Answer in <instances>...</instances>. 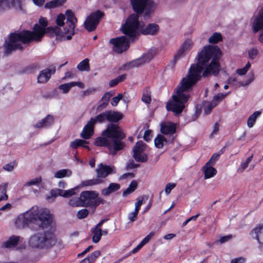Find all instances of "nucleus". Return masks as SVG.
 Returning a JSON list of instances; mask_svg holds the SVG:
<instances>
[{"label": "nucleus", "mask_w": 263, "mask_h": 263, "mask_svg": "<svg viewBox=\"0 0 263 263\" xmlns=\"http://www.w3.org/2000/svg\"><path fill=\"white\" fill-rule=\"evenodd\" d=\"M222 52L216 45L205 46L197 56L198 63L192 64L187 75L183 78L176 91V95L173 96V101L167 103L166 108L175 115L181 114L185 107L190 95L184 93L192 90L193 87L201 80L213 74L217 76L220 71L219 59Z\"/></svg>", "instance_id": "1"}, {"label": "nucleus", "mask_w": 263, "mask_h": 263, "mask_svg": "<svg viewBox=\"0 0 263 263\" xmlns=\"http://www.w3.org/2000/svg\"><path fill=\"white\" fill-rule=\"evenodd\" d=\"M39 24L34 25L32 31L23 30L20 32L11 33L8 41H5L4 44V54L8 55L16 50H23L21 43L28 44L32 42H41L46 33L48 21L45 17H41Z\"/></svg>", "instance_id": "2"}, {"label": "nucleus", "mask_w": 263, "mask_h": 263, "mask_svg": "<svg viewBox=\"0 0 263 263\" xmlns=\"http://www.w3.org/2000/svg\"><path fill=\"white\" fill-rule=\"evenodd\" d=\"M53 217L49 212L43 211H29L19 215L15 221V224L19 229L29 228L31 231H36L40 229L50 227L52 222Z\"/></svg>", "instance_id": "3"}, {"label": "nucleus", "mask_w": 263, "mask_h": 263, "mask_svg": "<svg viewBox=\"0 0 263 263\" xmlns=\"http://www.w3.org/2000/svg\"><path fill=\"white\" fill-rule=\"evenodd\" d=\"M102 135L110 139L108 147L109 153L112 155L116 154L117 152L122 150L125 146L124 142L122 141L126 136L125 134L120 129L119 125L114 124H110L107 128L103 132Z\"/></svg>", "instance_id": "4"}, {"label": "nucleus", "mask_w": 263, "mask_h": 263, "mask_svg": "<svg viewBox=\"0 0 263 263\" xmlns=\"http://www.w3.org/2000/svg\"><path fill=\"white\" fill-rule=\"evenodd\" d=\"M55 235L50 231L37 232L31 235L29 239V246L33 249H49L57 243Z\"/></svg>", "instance_id": "5"}, {"label": "nucleus", "mask_w": 263, "mask_h": 263, "mask_svg": "<svg viewBox=\"0 0 263 263\" xmlns=\"http://www.w3.org/2000/svg\"><path fill=\"white\" fill-rule=\"evenodd\" d=\"M82 207L88 208L90 214L92 215L97 207L101 204H104L105 200L99 196V194L95 191H85L81 193Z\"/></svg>", "instance_id": "6"}, {"label": "nucleus", "mask_w": 263, "mask_h": 263, "mask_svg": "<svg viewBox=\"0 0 263 263\" xmlns=\"http://www.w3.org/2000/svg\"><path fill=\"white\" fill-rule=\"evenodd\" d=\"M139 25V16L138 14L133 13L127 17L125 23L122 25L121 31L132 41L134 42L139 35L138 31Z\"/></svg>", "instance_id": "7"}, {"label": "nucleus", "mask_w": 263, "mask_h": 263, "mask_svg": "<svg viewBox=\"0 0 263 263\" xmlns=\"http://www.w3.org/2000/svg\"><path fill=\"white\" fill-rule=\"evenodd\" d=\"M133 10L138 16L144 13V17H148L154 11L155 5L151 0H130Z\"/></svg>", "instance_id": "8"}, {"label": "nucleus", "mask_w": 263, "mask_h": 263, "mask_svg": "<svg viewBox=\"0 0 263 263\" xmlns=\"http://www.w3.org/2000/svg\"><path fill=\"white\" fill-rule=\"evenodd\" d=\"M65 14L66 22L64 27V33L66 35V40H69L74 34V28L77 22V18L71 10H66Z\"/></svg>", "instance_id": "9"}, {"label": "nucleus", "mask_w": 263, "mask_h": 263, "mask_svg": "<svg viewBox=\"0 0 263 263\" xmlns=\"http://www.w3.org/2000/svg\"><path fill=\"white\" fill-rule=\"evenodd\" d=\"M104 15V13L100 10H97L92 12L88 15L84 23V26L88 32H92L96 30L101 19Z\"/></svg>", "instance_id": "10"}, {"label": "nucleus", "mask_w": 263, "mask_h": 263, "mask_svg": "<svg viewBox=\"0 0 263 263\" xmlns=\"http://www.w3.org/2000/svg\"><path fill=\"white\" fill-rule=\"evenodd\" d=\"M146 145L142 141H138L133 147V157L138 162L145 163L148 160L147 155L144 153Z\"/></svg>", "instance_id": "11"}, {"label": "nucleus", "mask_w": 263, "mask_h": 263, "mask_svg": "<svg viewBox=\"0 0 263 263\" xmlns=\"http://www.w3.org/2000/svg\"><path fill=\"white\" fill-rule=\"evenodd\" d=\"M109 43L114 45V50L119 53L123 52L129 47V40L127 36L111 39Z\"/></svg>", "instance_id": "12"}, {"label": "nucleus", "mask_w": 263, "mask_h": 263, "mask_svg": "<svg viewBox=\"0 0 263 263\" xmlns=\"http://www.w3.org/2000/svg\"><path fill=\"white\" fill-rule=\"evenodd\" d=\"M153 58V55L151 52L143 54L141 57L134 60L124 64L125 69H131L138 67L145 63L149 62Z\"/></svg>", "instance_id": "13"}, {"label": "nucleus", "mask_w": 263, "mask_h": 263, "mask_svg": "<svg viewBox=\"0 0 263 263\" xmlns=\"http://www.w3.org/2000/svg\"><path fill=\"white\" fill-rule=\"evenodd\" d=\"M252 29L254 33H257L262 29L259 40L263 43V8H261L257 15L255 17L252 23Z\"/></svg>", "instance_id": "14"}, {"label": "nucleus", "mask_w": 263, "mask_h": 263, "mask_svg": "<svg viewBox=\"0 0 263 263\" xmlns=\"http://www.w3.org/2000/svg\"><path fill=\"white\" fill-rule=\"evenodd\" d=\"M115 166H110L100 163L96 170L97 177L100 179L105 178L108 175L116 173Z\"/></svg>", "instance_id": "15"}, {"label": "nucleus", "mask_w": 263, "mask_h": 263, "mask_svg": "<svg viewBox=\"0 0 263 263\" xmlns=\"http://www.w3.org/2000/svg\"><path fill=\"white\" fill-rule=\"evenodd\" d=\"M160 27L159 25L156 23H149L144 27H142L140 29L141 33L144 35H156L159 32Z\"/></svg>", "instance_id": "16"}, {"label": "nucleus", "mask_w": 263, "mask_h": 263, "mask_svg": "<svg viewBox=\"0 0 263 263\" xmlns=\"http://www.w3.org/2000/svg\"><path fill=\"white\" fill-rule=\"evenodd\" d=\"M55 72V67L53 66L52 68H46L41 71L37 76V82L39 83H45L51 78V74Z\"/></svg>", "instance_id": "17"}, {"label": "nucleus", "mask_w": 263, "mask_h": 263, "mask_svg": "<svg viewBox=\"0 0 263 263\" xmlns=\"http://www.w3.org/2000/svg\"><path fill=\"white\" fill-rule=\"evenodd\" d=\"M94 122H92V119H90L87 124L84 126L81 137L84 139H90L94 133Z\"/></svg>", "instance_id": "18"}, {"label": "nucleus", "mask_w": 263, "mask_h": 263, "mask_svg": "<svg viewBox=\"0 0 263 263\" xmlns=\"http://www.w3.org/2000/svg\"><path fill=\"white\" fill-rule=\"evenodd\" d=\"M48 34L51 37L56 36L57 40L62 41V39H66V35L59 27H49L47 28L46 34Z\"/></svg>", "instance_id": "19"}, {"label": "nucleus", "mask_w": 263, "mask_h": 263, "mask_svg": "<svg viewBox=\"0 0 263 263\" xmlns=\"http://www.w3.org/2000/svg\"><path fill=\"white\" fill-rule=\"evenodd\" d=\"M160 131L164 135H173L176 132V125L173 122L162 123Z\"/></svg>", "instance_id": "20"}, {"label": "nucleus", "mask_w": 263, "mask_h": 263, "mask_svg": "<svg viewBox=\"0 0 263 263\" xmlns=\"http://www.w3.org/2000/svg\"><path fill=\"white\" fill-rule=\"evenodd\" d=\"M192 45L191 40H187L181 45L176 54L174 55V60L176 63L184 53V52L190 49Z\"/></svg>", "instance_id": "21"}, {"label": "nucleus", "mask_w": 263, "mask_h": 263, "mask_svg": "<svg viewBox=\"0 0 263 263\" xmlns=\"http://www.w3.org/2000/svg\"><path fill=\"white\" fill-rule=\"evenodd\" d=\"M107 113V121L111 123H117L121 120L123 115L119 111H114L112 110H106Z\"/></svg>", "instance_id": "22"}, {"label": "nucleus", "mask_w": 263, "mask_h": 263, "mask_svg": "<svg viewBox=\"0 0 263 263\" xmlns=\"http://www.w3.org/2000/svg\"><path fill=\"white\" fill-rule=\"evenodd\" d=\"M53 117L52 115H48L45 118H43L40 121L34 124L33 126L37 128L47 127L52 125L53 123Z\"/></svg>", "instance_id": "23"}, {"label": "nucleus", "mask_w": 263, "mask_h": 263, "mask_svg": "<svg viewBox=\"0 0 263 263\" xmlns=\"http://www.w3.org/2000/svg\"><path fill=\"white\" fill-rule=\"evenodd\" d=\"M112 96V94L110 92H106L99 102V105L97 108V110L101 111L105 108L108 106L109 101Z\"/></svg>", "instance_id": "24"}, {"label": "nucleus", "mask_w": 263, "mask_h": 263, "mask_svg": "<svg viewBox=\"0 0 263 263\" xmlns=\"http://www.w3.org/2000/svg\"><path fill=\"white\" fill-rule=\"evenodd\" d=\"M88 144V142L84 139H77L74 141L71 142L69 146L72 149H76L79 147H82L87 148L88 151H89L90 149L89 147L87 145Z\"/></svg>", "instance_id": "25"}, {"label": "nucleus", "mask_w": 263, "mask_h": 263, "mask_svg": "<svg viewBox=\"0 0 263 263\" xmlns=\"http://www.w3.org/2000/svg\"><path fill=\"white\" fill-rule=\"evenodd\" d=\"M202 171L204 173V177L205 179L213 177L217 173L216 169L213 166L206 165V163L205 165L202 167Z\"/></svg>", "instance_id": "26"}, {"label": "nucleus", "mask_w": 263, "mask_h": 263, "mask_svg": "<svg viewBox=\"0 0 263 263\" xmlns=\"http://www.w3.org/2000/svg\"><path fill=\"white\" fill-rule=\"evenodd\" d=\"M120 187V184L116 183H110L107 188L101 191V194L103 196H108L111 193L118 191Z\"/></svg>", "instance_id": "27"}, {"label": "nucleus", "mask_w": 263, "mask_h": 263, "mask_svg": "<svg viewBox=\"0 0 263 263\" xmlns=\"http://www.w3.org/2000/svg\"><path fill=\"white\" fill-rule=\"evenodd\" d=\"M109 140L110 139L106 136L99 137L95 139L94 144L97 146L106 147L108 149V147H110Z\"/></svg>", "instance_id": "28"}, {"label": "nucleus", "mask_w": 263, "mask_h": 263, "mask_svg": "<svg viewBox=\"0 0 263 263\" xmlns=\"http://www.w3.org/2000/svg\"><path fill=\"white\" fill-rule=\"evenodd\" d=\"M252 232L255 234V238L258 240L260 245H263V224L259 225L254 228Z\"/></svg>", "instance_id": "29"}, {"label": "nucleus", "mask_w": 263, "mask_h": 263, "mask_svg": "<svg viewBox=\"0 0 263 263\" xmlns=\"http://www.w3.org/2000/svg\"><path fill=\"white\" fill-rule=\"evenodd\" d=\"M19 239V236L12 235L7 241L4 243L3 246L6 248L15 247L17 245Z\"/></svg>", "instance_id": "30"}, {"label": "nucleus", "mask_w": 263, "mask_h": 263, "mask_svg": "<svg viewBox=\"0 0 263 263\" xmlns=\"http://www.w3.org/2000/svg\"><path fill=\"white\" fill-rule=\"evenodd\" d=\"M141 100L145 104H151L152 101L151 91L149 87H145L143 89Z\"/></svg>", "instance_id": "31"}, {"label": "nucleus", "mask_w": 263, "mask_h": 263, "mask_svg": "<svg viewBox=\"0 0 263 263\" xmlns=\"http://www.w3.org/2000/svg\"><path fill=\"white\" fill-rule=\"evenodd\" d=\"M8 184V183H3L0 185V202L8 199V196L7 194Z\"/></svg>", "instance_id": "32"}, {"label": "nucleus", "mask_w": 263, "mask_h": 263, "mask_svg": "<svg viewBox=\"0 0 263 263\" xmlns=\"http://www.w3.org/2000/svg\"><path fill=\"white\" fill-rule=\"evenodd\" d=\"M89 60L86 58L82 61L77 66L80 71H89L90 70Z\"/></svg>", "instance_id": "33"}, {"label": "nucleus", "mask_w": 263, "mask_h": 263, "mask_svg": "<svg viewBox=\"0 0 263 263\" xmlns=\"http://www.w3.org/2000/svg\"><path fill=\"white\" fill-rule=\"evenodd\" d=\"M66 0H53L47 2L45 5V8L46 9H52L63 5Z\"/></svg>", "instance_id": "34"}, {"label": "nucleus", "mask_w": 263, "mask_h": 263, "mask_svg": "<svg viewBox=\"0 0 263 263\" xmlns=\"http://www.w3.org/2000/svg\"><path fill=\"white\" fill-rule=\"evenodd\" d=\"M72 175V171L69 169H62L58 171L54 175L56 178H62L70 177Z\"/></svg>", "instance_id": "35"}, {"label": "nucleus", "mask_w": 263, "mask_h": 263, "mask_svg": "<svg viewBox=\"0 0 263 263\" xmlns=\"http://www.w3.org/2000/svg\"><path fill=\"white\" fill-rule=\"evenodd\" d=\"M261 114V112L260 111H256L254 113H253L248 118L247 121V125L249 127H252L257 118Z\"/></svg>", "instance_id": "36"}, {"label": "nucleus", "mask_w": 263, "mask_h": 263, "mask_svg": "<svg viewBox=\"0 0 263 263\" xmlns=\"http://www.w3.org/2000/svg\"><path fill=\"white\" fill-rule=\"evenodd\" d=\"M138 186V183L135 180H133L128 187L123 192V196L127 197L129 194L134 192Z\"/></svg>", "instance_id": "37"}, {"label": "nucleus", "mask_w": 263, "mask_h": 263, "mask_svg": "<svg viewBox=\"0 0 263 263\" xmlns=\"http://www.w3.org/2000/svg\"><path fill=\"white\" fill-rule=\"evenodd\" d=\"M90 119H92V122H94L95 124L97 123H102L107 121V113L106 110L104 112H103L93 118H91Z\"/></svg>", "instance_id": "38"}, {"label": "nucleus", "mask_w": 263, "mask_h": 263, "mask_svg": "<svg viewBox=\"0 0 263 263\" xmlns=\"http://www.w3.org/2000/svg\"><path fill=\"white\" fill-rule=\"evenodd\" d=\"M126 78V74H123L118 76L116 78L111 80L109 82V85L110 87H113L117 85L119 83L123 82Z\"/></svg>", "instance_id": "39"}, {"label": "nucleus", "mask_w": 263, "mask_h": 263, "mask_svg": "<svg viewBox=\"0 0 263 263\" xmlns=\"http://www.w3.org/2000/svg\"><path fill=\"white\" fill-rule=\"evenodd\" d=\"M222 36L219 32H214L209 39V42L211 44H217L222 41Z\"/></svg>", "instance_id": "40"}, {"label": "nucleus", "mask_w": 263, "mask_h": 263, "mask_svg": "<svg viewBox=\"0 0 263 263\" xmlns=\"http://www.w3.org/2000/svg\"><path fill=\"white\" fill-rule=\"evenodd\" d=\"M91 232L93 234L92 240L94 243H98L101 239L102 236V230L92 229Z\"/></svg>", "instance_id": "41"}, {"label": "nucleus", "mask_w": 263, "mask_h": 263, "mask_svg": "<svg viewBox=\"0 0 263 263\" xmlns=\"http://www.w3.org/2000/svg\"><path fill=\"white\" fill-rule=\"evenodd\" d=\"M166 141V139L163 136L158 135L154 140L155 145L158 148H161L163 147V142Z\"/></svg>", "instance_id": "42"}, {"label": "nucleus", "mask_w": 263, "mask_h": 263, "mask_svg": "<svg viewBox=\"0 0 263 263\" xmlns=\"http://www.w3.org/2000/svg\"><path fill=\"white\" fill-rule=\"evenodd\" d=\"M217 105V103H214L212 102H207L204 105L203 110L205 115L210 114L213 109Z\"/></svg>", "instance_id": "43"}, {"label": "nucleus", "mask_w": 263, "mask_h": 263, "mask_svg": "<svg viewBox=\"0 0 263 263\" xmlns=\"http://www.w3.org/2000/svg\"><path fill=\"white\" fill-rule=\"evenodd\" d=\"M103 181L100 178H97L95 179L87 180L83 182V184L85 186H92L94 185L99 184L103 183Z\"/></svg>", "instance_id": "44"}, {"label": "nucleus", "mask_w": 263, "mask_h": 263, "mask_svg": "<svg viewBox=\"0 0 263 263\" xmlns=\"http://www.w3.org/2000/svg\"><path fill=\"white\" fill-rule=\"evenodd\" d=\"M101 255V252L100 251H95L91 253L90 254L87 256L86 257L87 260V263L94 262L97 258H98Z\"/></svg>", "instance_id": "45"}, {"label": "nucleus", "mask_w": 263, "mask_h": 263, "mask_svg": "<svg viewBox=\"0 0 263 263\" xmlns=\"http://www.w3.org/2000/svg\"><path fill=\"white\" fill-rule=\"evenodd\" d=\"M81 200L80 195L79 197H74L70 199L69 200L68 204L72 207L81 206L82 204Z\"/></svg>", "instance_id": "46"}, {"label": "nucleus", "mask_w": 263, "mask_h": 263, "mask_svg": "<svg viewBox=\"0 0 263 263\" xmlns=\"http://www.w3.org/2000/svg\"><path fill=\"white\" fill-rule=\"evenodd\" d=\"M253 158V155L252 154L251 156L248 157L246 160L244 162H242L240 164V166L239 167L238 171L242 172L245 170L248 166L249 163L252 160Z\"/></svg>", "instance_id": "47"}, {"label": "nucleus", "mask_w": 263, "mask_h": 263, "mask_svg": "<svg viewBox=\"0 0 263 263\" xmlns=\"http://www.w3.org/2000/svg\"><path fill=\"white\" fill-rule=\"evenodd\" d=\"M218 93L216 95H215L213 98L212 102L214 103H217V105L218 103L221 102L223 99H224L227 96L229 93Z\"/></svg>", "instance_id": "48"}, {"label": "nucleus", "mask_w": 263, "mask_h": 263, "mask_svg": "<svg viewBox=\"0 0 263 263\" xmlns=\"http://www.w3.org/2000/svg\"><path fill=\"white\" fill-rule=\"evenodd\" d=\"M89 212L90 211L87 209H82L78 212L77 214V218L79 219H84L88 216Z\"/></svg>", "instance_id": "49"}, {"label": "nucleus", "mask_w": 263, "mask_h": 263, "mask_svg": "<svg viewBox=\"0 0 263 263\" xmlns=\"http://www.w3.org/2000/svg\"><path fill=\"white\" fill-rule=\"evenodd\" d=\"M251 63L249 62H248L244 67H243L242 68L237 69V73L240 76L245 75L248 72V71L251 67Z\"/></svg>", "instance_id": "50"}, {"label": "nucleus", "mask_w": 263, "mask_h": 263, "mask_svg": "<svg viewBox=\"0 0 263 263\" xmlns=\"http://www.w3.org/2000/svg\"><path fill=\"white\" fill-rule=\"evenodd\" d=\"M41 181H42L41 177L35 178L31 179V180L27 182L24 184V186H31V185H36L39 184L41 182Z\"/></svg>", "instance_id": "51"}, {"label": "nucleus", "mask_w": 263, "mask_h": 263, "mask_svg": "<svg viewBox=\"0 0 263 263\" xmlns=\"http://www.w3.org/2000/svg\"><path fill=\"white\" fill-rule=\"evenodd\" d=\"M71 82L68 83H65L61 84L59 86V89L62 90L63 93H67L69 92L72 86L71 85Z\"/></svg>", "instance_id": "52"}, {"label": "nucleus", "mask_w": 263, "mask_h": 263, "mask_svg": "<svg viewBox=\"0 0 263 263\" xmlns=\"http://www.w3.org/2000/svg\"><path fill=\"white\" fill-rule=\"evenodd\" d=\"M63 190L60 189L55 188L50 190V194L53 197H57L59 196H62Z\"/></svg>", "instance_id": "53"}, {"label": "nucleus", "mask_w": 263, "mask_h": 263, "mask_svg": "<svg viewBox=\"0 0 263 263\" xmlns=\"http://www.w3.org/2000/svg\"><path fill=\"white\" fill-rule=\"evenodd\" d=\"M139 164L135 163L133 159H130L127 162L126 165V169L127 170L133 169L135 168H137L140 167Z\"/></svg>", "instance_id": "54"}, {"label": "nucleus", "mask_w": 263, "mask_h": 263, "mask_svg": "<svg viewBox=\"0 0 263 263\" xmlns=\"http://www.w3.org/2000/svg\"><path fill=\"white\" fill-rule=\"evenodd\" d=\"M65 20V15L62 14H59L56 19V23L58 26H63L64 25V21Z\"/></svg>", "instance_id": "55"}, {"label": "nucleus", "mask_w": 263, "mask_h": 263, "mask_svg": "<svg viewBox=\"0 0 263 263\" xmlns=\"http://www.w3.org/2000/svg\"><path fill=\"white\" fill-rule=\"evenodd\" d=\"M219 154L214 153L212 156L210 160L206 162V165H209L210 164L214 165L215 162L219 159Z\"/></svg>", "instance_id": "56"}, {"label": "nucleus", "mask_w": 263, "mask_h": 263, "mask_svg": "<svg viewBox=\"0 0 263 263\" xmlns=\"http://www.w3.org/2000/svg\"><path fill=\"white\" fill-rule=\"evenodd\" d=\"M123 95L122 93H119L117 96L113 97L111 101V104L113 106H117L119 102L122 99Z\"/></svg>", "instance_id": "57"}, {"label": "nucleus", "mask_w": 263, "mask_h": 263, "mask_svg": "<svg viewBox=\"0 0 263 263\" xmlns=\"http://www.w3.org/2000/svg\"><path fill=\"white\" fill-rule=\"evenodd\" d=\"M75 194V189H71L65 191L63 190L62 197L64 198H68L72 196V195H74Z\"/></svg>", "instance_id": "58"}, {"label": "nucleus", "mask_w": 263, "mask_h": 263, "mask_svg": "<svg viewBox=\"0 0 263 263\" xmlns=\"http://www.w3.org/2000/svg\"><path fill=\"white\" fill-rule=\"evenodd\" d=\"M40 68V66L38 64L33 63L28 66L25 68V71L27 72H31L37 69Z\"/></svg>", "instance_id": "59"}, {"label": "nucleus", "mask_w": 263, "mask_h": 263, "mask_svg": "<svg viewBox=\"0 0 263 263\" xmlns=\"http://www.w3.org/2000/svg\"><path fill=\"white\" fill-rule=\"evenodd\" d=\"M258 53V52L256 48H252L248 51L249 57L252 60L254 59Z\"/></svg>", "instance_id": "60"}, {"label": "nucleus", "mask_w": 263, "mask_h": 263, "mask_svg": "<svg viewBox=\"0 0 263 263\" xmlns=\"http://www.w3.org/2000/svg\"><path fill=\"white\" fill-rule=\"evenodd\" d=\"M24 0H11V5L13 7L22 9V2Z\"/></svg>", "instance_id": "61"}, {"label": "nucleus", "mask_w": 263, "mask_h": 263, "mask_svg": "<svg viewBox=\"0 0 263 263\" xmlns=\"http://www.w3.org/2000/svg\"><path fill=\"white\" fill-rule=\"evenodd\" d=\"M176 186V183L170 182L167 184H166L165 187V192L166 194H168L171 193V191Z\"/></svg>", "instance_id": "62"}, {"label": "nucleus", "mask_w": 263, "mask_h": 263, "mask_svg": "<svg viewBox=\"0 0 263 263\" xmlns=\"http://www.w3.org/2000/svg\"><path fill=\"white\" fill-rule=\"evenodd\" d=\"M152 137V132L151 130H146L144 132L143 139L146 142H149Z\"/></svg>", "instance_id": "63"}, {"label": "nucleus", "mask_w": 263, "mask_h": 263, "mask_svg": "<svg viewBox=\"0 0 263 263\" xmlns=\"http://www.w3.org/2000/svg\"><path fill=\"white\" fill-rule=\"evenodd\" d=\"M138 212L134 210V212L129 213L128 215V219L130 222L135 221L138 217Z\"/></svg>", "instance_id": "64"}]
</instances>
